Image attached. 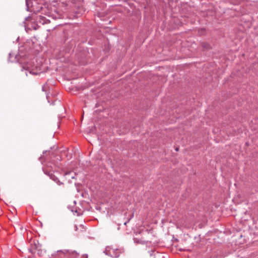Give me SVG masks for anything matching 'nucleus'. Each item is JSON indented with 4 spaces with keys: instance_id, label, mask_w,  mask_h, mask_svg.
Returning <instances> with one entry per match:
<instances>
[{
    "instance_id": "obj_1",
    "label": "nucleus",
    "mask_w": 258,
    "mask_h": 258,
    "mask_svg": "<svg viewBox=\"0 0 258 258\" xmlns=\"http://www.w3.org/2000/svg\"><path fill=\"white\" fill-rule=\"evenodd\" d=\"M104 252L106 254L112 258H117L119 256L120 251L118 249H114L110 247H107L104 251Z\"/></svg>"
},
{
    "instance_id": "obj_2",
    "label": "nucleus",
    "mask_w": 258,
    "mask_h": 258,
    "mask_svg": "<svg viewBox=\"0 0 258 258\" xmlns=\"http://www.w3.org/2000/svg\"><path fill=\"white\" fill-rule=\"evenodd\" d=\"M57 252H62L64 254H66V255L69 256L70 258L76 257L78 255V253L77 252H76L75 251H70L68 250H58Z\"/></svg>"
},
{
    "instance_id": "obj_3",
    "label": "nucleus",
    "mask_w": 258,
    "mask_h": 258,
    "mask_svg": "<svg viewBox=\"0 0 258 258\" xmlns=\"http://www.w3.org/2000/svg\"><path fill=\"white\" fill-rule=\"evenodd\" d=\"M23 68L29 71L30 74L33 75H37L39 74L38 72L34 71V70L33 69H32L31 67L29 66V64H25V66L23 67Z\"/></svg>"
},
{
    "instance_id": "obj_4",
    "label": "nucleus",
    "mask_w": 258,
    "mask_h": 258,
    "mask_svg": "<svg viewBox=\"0 0 258 258\" xmlns=\"http://www.w3.org/2000/svg\"><path fill=\"white\" fill-rule=\"evenodd\" d=\"M64 175H69L71 177L74 178L77 174L76 172L74 170H67L64 171Z\"/></svg>"
},
{
    "instance_id": "obj_5",
    "label": "nucleus",
    "mask_w": 258,
    "mask_h": 258,
    "mask_svg": "<svg viewBox=\"0 0 258 258\" xmlns=\"http://www.w3.org/2000/svg\"><path fill=\"white\" fill-rule=\"evenodd\" d=\"M37 20L38 22L42 24H44L46 23V19L45 18V17L42 16H39Z\"/></svg>"
},
{
    "instance_id": "obj_6",
    "label": "nucleus",
    "mask_w": 258,
    "mask_h": 258,
    "mask_svg": "<svg viewBox=\"0 0 258 258\" xmlns=\"http://www.w3.org/2000/svg\"><path fill=\"white\" fill-rule=\"evenodd\" d=\"M54 181L55 182H56L57 184L58 185H61V184H62L63 182L62 181H60L59 180V178H53Z\"/></svg>"
},
{
    "instance_id": "obj_7",
    "label": "nucleus",
    "mask_w": 258,
    "mask_h": 258,
    "mask_svg": "<svg viewBox=\"0 0 258 258\" xmlns=\"http://www.w3.org/2000/svg\"><path fill=\"white\" fill-rule=\"evenodd\" d=\"M45 169H44L43 170L46 174H47L48 176H50V177H52L53 174L52 173V171H49L48 173L45 171Z\"/></svg>"
},
{
    "instance_id": "obj_8",
    "label": "nucleus",
    "mask_w": 258,
    "mask_h": 258,
    "mask_svg": "<svg viewBox=\"0 0 258 258\" xmlns=\"http://www.w3.org/2000/svg\"><path fill=\"white\" fill-rule=\"evenodd\" d=\"M203 47H205V48H209L210 45H208V44H206V45H204V44H203Z\"/></svg>"
},
{
    "instance_id": "obj_9",
    "label": "nucleus",
    "mask_w": 258,
    "mask_h": 258,
    "mask_svg": "<svg viewBox=\"0 0 258 258\" xmlns=\"http://www.w3.org/2000/svg\"><path fill=\"white\" fill-rule=\"evenodd\" d=\"M127 222H125L124 223V224L125 225H126Z\"/></svg>"
},
{
    "instance_id": "obj_10",
    "label": "nucleus",
    "mask_w": 258,
    "mask_h": 258,
    "mask_svg": "<svg viewBox=\"0 0 258 258\" xmlns=\"http://www.w3.org/2000/svg\"><path fill=\"white\" fill-rule=\"evenodd\" d=\"M136 240H137V239H134V241H135V242H138V241H137Z\"/></svg>"
},
{
    "instance_id": "obj_11",
    "label": "nucleus",
    "mask_w": 258,
    "mask_h": 258,
    "mask_svg": "<svg viewBox=\"0 0 258 258\" xmlns=\"http://www.w3.org/2000/svg\"><path fill=\"white\" fill-rule=\"evenodd\" d=\"M175 150L177 151L178 150V149L177 148H176Z\"/></svg>"
},
{
    "instance_id": "obj_12",
    "label": "nucleus",
    "mask_w": 258,
    "mask_h": 258,
    "mask_svg": "<svg viewBox=\"0 0 258 258\" xmlns=\"http://www.w3.org/2000/svg\"><path fill=\"white\" fill-rule=\"evenodd\" d=\"M87 257H88V255H86V258H87Z\"/></svg>"
}]
</instances>
